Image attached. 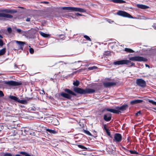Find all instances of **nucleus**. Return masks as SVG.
I'll list each match as a JSON object with an SVG mask.
<instances>
[{"label":"nucleus","instance_id":"nucleus-22","mask_svg":"<svg viewBox=\"0 0 156 156\" xmlns=\"http://www.w3.org/2000/svg\"><path fill=\"white\" fill-rule=\"evenodd\" d=\"M40 34L41 36L44 37H50V35L49 34H46L41 32H40Z\"/></svg>","mask_w":156,"mask_h":156},{"label":"nucleus","instance_id":"nucleus-45","mask_svg":"<svg viewBox=\"0 0 156 156\" xmlns=\"http://www.w3.org/2000/svg\"><path fill=\"white\" fill-rule=\"evenodd\" d=\"M107 133L108 134V136H110V133L109 132H108V131H107Z\"/></svg>","mask_w":156,"mask_h":156},{"label":"nucleus","instance_id":"nucleus-30","mask_svg":"<svg viewBox=\"0 0 156 156\" xmlns=\"http://www.w3.org/2000/svg\"><path fill=\"white\" fill-rule=\"evenodd\" d=\"M97 67L95 66H93L92 67H89L88 68V69L89 70H92L93 69H97Z\"/></svg>","mask_w":156,"mask_h":156},{"label":"nucleus","instance_id":"nucleus-4","mask_svg":"<svg viewBox=\"0 0 156 156\" xmlns=\"http://www.w3.org/2000/svg\"><path fill=\"white\" fill-rule=\"evenodd\" d=\"M136 83L139 87H144L146 86V82L143 80L141 79H138L136 80Z\"/></svg>","mask_w":156,"mask_h":156},{"label":"nucleus","instance_id":"nucleus-18","mask_svg":"<svg viewBox=\"0 0 156 156\" xmlns=\"http://www.w3.org/2000/svg\"><path fill=\"white\" fill-rule=\"evenodd\" d=\"M137 6L139 8L143 9H147L149 8L148 6L142 4H137Z\"/></svg>","mask_w":156,"mask_h":156},{"label":"nucleus","instance_id":"nucleus-10","mask_svg":"<svg viewBox=\"0 0 156 156\" xmlns=\"http://www.w3.org/2000/svg\"><path fill=\"white\" fill-rule=\"evenodd\" d=\"M74 91L80 94H85V89L79 87H76L74 89Z\"/></svg>","mask_w":156,"mask_h":156},{"label":"nucleus","instance_id":"nucleus-20","mask_svg":"<svg viewBox=\"0 0 156 156\" xmlns=\"http://www.w3.org/2000/svg\"><path fill=\"white\" fill-rule=\"evenodd\" d=\"M112 1L115 3H122L125 2L122 0H112Z\"/></svg>","mask_w":156,"mask_h":156},{"label":"nucleus","instance_id":"nucleus-36","mask_svg":"<svg viewBox=\"0 0 156 156\" xmlns=\"http://www.w3.org/2000/svg\"><path fill=\"white\" fill-rule=\"evenodd\" d=\"M3 45V42L2 40L1 39H0V46H2Z\"/></svg>","mask_w":156,"mask_h":156},{"label":"nucleus","instance_id":"nucleus-16","mask_svg":"<svg viewBox=\"0 0 156 156\" xmlns=\"http://www.w3.org/2000/svg\"><path fill=\"white\" fill-rule=\"evenodd\" d=\"M31 99L30 98H26V99L25 100H20L19 99L18 102L24 104H26L27 103V101H29Z\"/></svg>","mask_w":156,"mask_h":156},{"label":"nucleus","instance_id":"nucleus-35","mask_svg":"<svg viewBox=\"0 0 156 156\" xmlns=\"http://www.w3.org/2000/svg\"><path fill=\"white\" fill-rule=\"evenodd\" d=\"M29 51H30V53L31 54H33L34 52V49L32 48H30Z\"/></svg>","mask_w":156,"mask_h":156},{"label":"nucleus","instance_id":"nucleus-8","mask_svg":"<svg viewBox=\"0 0 156 156\" xmlns=\"http://www.w3.org/2000/svg\"><path fill=\"white\" fill-rule=\"evenodd\" d=\"M114 139L113 141L116 143L120 142L122 140V136L121 135L118 133L115 134L114 136Z\"/></svg>","mask_w":156,"mask_h":156},{"label":"nucleus","instance_id":"nucleus-7","mask_svg":"<svg viewBox=\"0 0 156 156\" xmlns=\"http://www.w3.org/2000/svg\"><path fill=\"white\" fill-rule=\"evenodd\" d=\"M130 62L127 60H123L116 61L114 62V64L115 65H122L124 64H128Z\"/></svg>","mask_w":156,"mask_h":156},{"label":"nucleus","instance_id":"nucleus-32","mask_svg":"<svg viewBox=\"0 0 156 156\" xmlns=\"http://www.w3.org/2000/svg\"><path fill=\"white\" fill-rule=\"evenodd\" d=\"M129 152L131 154H137L138 153L135 151H129Z\"/></svg>","mask_w":156,"mask_h":156},{"label":"nucleus","instance_id":"nucleus-48","mask_svg":"<svg viewBox=\"0 0 156 156\" xmlns=\"http://www.w3.org/2000/svg\"><path fill=\"white\" fill-rule=\"evenodd\" d=\"M42 3H48V2L44 1V2H42Z\"/></svg>","mask_w":156,"mask_h":156},{"label":"nucleus","instance_id":"nucleus-17","mask_svg":"<svg viewBox=\"0 0 156 156\" xmlns=\"http://www.w3.org/2000/svg\"><path fill=\"white\" fill-rule=\"evenodd\" d=\"M143 101V100H135L132 101L130 102V104L132 105H133L137 103H141Z\"/></svg>","mask_w":156,"mask_h":156},{"label":"nucleus","instance_id":"nucleus-41","mask_svg":"<svg viewBox=\"0 0 156 156\" xmlns=\"http://www.w3.org/2000/svg\"><path fill=\"white\" fill-rule=\"evenodd\" d=\"M30 18H27L26 19V21L27 22H29L30 21Z\"/></svg>","mask_w":156,"mask_h":156},{"label":"nucleus","instance_id":"nucleus-19","mask_svg":"<svg viewBox=\"0 0 156 156\" xmlns=\"http://www.w3.org/2000/svg\"><path fill=\"white\" fill-rule=\"evenodd\" d=\"M45 130L47 132H48L50 134H55L57 133V132L55 130H52L49 129L45 128Z\"/></svg>","mask_w":156,"mask_h":156},{"label":"nucleus","instance_id":"nucleus-25","mask_svg":"<svg viewBox=\"0 0 156 156\" xmlns=\"http://www.w3.org/2000/svg\"><path fill=\"white\" fill-rule=\"evenodd\" d=\"M4 11L6 12L9 13H16V11H13L10 9L5 10H4Z\"/></svg>","mask_w":156,"mask_h":156},{"label":"nucleus","instance_id":"nucleus-31","mask_svg":"<svg viewBox=\"0 0 156 156\" xmlns=\"http://www.w3.org/2000/svg\"><path fill=\"white\" fill-rule=\"evenodd\" d=\"M73 84H74V85L76 86H77L79 85V82L77 80L76 81V82H74Z\"/></svg>","mask_w":156,"mask_h":156},{"label":"nucleus","instance_id":"nucleus-11","mask_svg":"<svg viewBox=\"0 0 156 156\" xmlns=\"http://www.w3.org/2000/svg\"><path fill=\"white\" fill-rule=\"evenodd\" d=\"M112 118V115L110 113H107L104 115V119L106 121H110Z\"/></svg>","mask_w":156,"mask_h":156},{"label":"nucleus","instance_id":"nucleus-39","mask_svg":"<svg viewBox=\"0 0 156 156\" xmlns=\"http://www.w3.org/2000/svg\"><path fill=\"white\" fill-rule=\"evenodd\" d=\"M4 156H12V154L10 153H6L4 154Z\"/></svg>","mask_w":156,"mask_h":156},{"label":"nucleus","instance_id":"nucleus-43","mask_svg":"<svg viewBox=\"0 0 156 156\" xmlns=\"http://www.w3.org/2000/svg\"><path fill=\"white\" fill-rule=\"evenodd\" d=\"M4 13H0V17H4Z\"/></svg>","mask_w":156,"mask_h":156},{"label":"nucleus","instance_id":"nucleus-51","mask_svg":"<svg viewBox=\"0 0 156 156\" xmlns=\"http://www.w3.org/2000/svg\"><path fill=\"white\" fill-rule=\"evenodd\" d=\"M134 65V63H131V65H132V66H133V65Z\"/></svg>","mask_w":156,"mask_h":156},{"label":"nucleus","instance_id":"nucleus-56","mask_svg":"<svg viewBox=\"0 0 156 156\" xmlns=\"http://www.w3.org/2000/svg\"><path fill=\"white\" fill-rule=\"evenodd\" d=\"M76 62H75L74 63H76Z\"/></svg>","mask_w":156,"mask_h":156},{"label":"nucleus","instance_id":"nucleus-27","mask_svg":"<svg viewBox=\"0 0 156 156\" xmlns=\"http://www.w3.org/2000/svg\"><path fill=\"white\" fill-rule=\"evenodd\" d=\"M5 52V48H3L0 50V55L4 54Z\"/></svg>","mask_w":156,"mask_h":156},{"label":"nucleus","instance_id":"nucleus-49","mask_svg":"<svg viewBox=\"0 0 156 156\" xmlns=\"http://www.w3.org/2000/svg\"><path fill=\"white\" fill-rule=\"evenodd\" d=\"M14 67H15L16 68H17L18 67V66H17L16 65V64H15L14 65Z\"/></svg>","mask_w":156,"mask_h":156},{"label":"nucleus","instance_id":"nucleus-46","mask_svg":"<svg viewBox=\"0 0 156 156\" xmlns=\"http://www.w3.org/2000/svg\"><path fill=\"white\" fill-rule=\"evenodd\" d=\"M153 28H154L155 29H156V26H155V25H154H154L153 26Z\"/></svg>","mask_w":156,"mask_h":156},{"label":"nucleus","instance_id":"nucleus-38","mask_svg":"<svg viewBox=\"0 0 156 156\" xmlns=\"http://www.w3.org/2000/svg\"><path fill=\"white\" fill-rule=\"evenodd\" d=\"M148 101L151 103L153 105H154V103H155V101H153V100H149Z\"/></svg>","mask_w":156,"mask_h":156},{"label":"nucleus","instance_id":"nucleus-21","mask_svg":"<svg viewBox=\"0 0 156 156\" xmlns=\"http://www.w3.org/2000/svg\"><path fill=\"white\" fill-rule=\"evenodd\" d=\"M9 98L10 99H11L12 100H14L15 101H16L18 102V101L19 99L18 98H17V97H16L15 96H11V95L9 96Z\"/></svg>","mask_w":156,"mask_h":156},{"label":"nucleus","instance_id":"nucleus-40","mask_svg":"<svg viewBox=\"0 0 156 156\" xmlns=\"http://www.w3.org/2000/svg\"><path fill=\"white\" fill-rule=\"evenodd\" d=\"M4 95L2 91H0V97H3Z\"/></svg>","mask_w":156,"mask_h":156},{"label":"nucleus","instance_id":"nucleus-24","mask_svg":"<svg viewBox=\"0 0 156 156\" xmlns=\"http://www.w3.org/2000/svg\"><path fill=\"white\" fill-rule=\"evenodd\" d=\"M125 51L129 53H133L134 52L132 49L127 48H126L125 49Z\"/></svg>","mask_w":156,"mask_h":156},{"label":"nucleus","instance_id":"nucleus-59","mask_svg":"<svg viewBox=\"0 0 156 156\" xmlns=\"http://www.w3.org/2000/svg\"><path fill=\"white\" fill-rule=\"evenodd\" d=\"M104 127L105 128V126H104Z\"/></svg>","mask_w":156,"mask_h":156},{"label":"nucleus","instance_id":"nucleus-50","mask_svg":"<svg viewBox=\"0 0 156 156\" xmlns=\"http://www.w3.org/2000/svg\"><path fill=\"white\" fill-rule=\"evenodd\" d=\"M15 156H20V155L19 154H16L15 155Z\"/></svg>","mask_w":156,"mask_h":156},{"label":"nucleus","instance_id":"nucleus-26","mask_svg":"<svg viewBox=\"0 0 156 156\" xmlns=\"http://www.w3.org/2000/svg\"><path fill=\"white\" fill-rule=\"evenodd\" d=\"M4 17L7 18H11L12 17V16L9 14L4 13Z\"/></svg>","mask_w":156,"mask_h":156},{"label":"nucleus","instance_id":"nucleus-15","mask_svg":"<svg viewBox=\"0 0 156 156\" xmlns=\"http://www.w3.org/2000/svg\"><path fill=\"white\" fill-rule=\"evenodd\" d=\"M95 92V90L91 88H86L85 89V94H92Z\"/></svg>","mask_w":156,"mask_h":156},{"label":"nucleus","instance_id":"nucleus-44","mask_svg":"<svg viewBox=\"0 0 156 156\" xmlns=\"http://www.w3.org/2000/svg\"><path fill=\"white\" fill-rule=\"evenodd\" d=\"M76 15L77 16H82V14H80V13H76Z\"/></svg>","mask_w":156,"mask_h":156},{"label":"nucleus","instance_id":"nucleus-53","mask_svg":"<svg viewBox=\"0 0 156 156\" xmlns=\"http://www.w3.org/2000/svg\"><path fill=\"white\" fill-rule=\"evenodd\" d=\"M42 92H43V93H44V91L43 90H42Z\"/></svg>","mask_w":156,"mask_h":156},{"label":"nucleus","instance_id":"nucleus-23","mask_svg":"<svg viewBox=\"0 0 156 156\" xmlns=\"http://www.w3.org/2000/svg\"><path fill=\"white\" fill-rule=\"evenodd\" d=\"M19 153L25 156H31L29 154L24 151H20L19 152Z\"/></svg>","mask_w":156,"mask_h":156},{"label":"nucleus","instance_id":"nucleus-34","mask_svg":"<svg viewBox=\"0 0 156 156\" xmlns=\"http://www.w3.org/2000/svg\"><path fill=\"white\" fill-rule=\"evenodd\" d=\"M84 133L86 134L89 136H91V134L89 131L88 130H84Z\"/></svg>","mask_w":156,"mask_h":156},{"label":"nucleus","instance_id":"nucleus-13","mask_svg":"<svg viewBox=\"0 0 156 156\" xmlns=\"http://www.w3.org/2000/svg\"><path fill=\"white\" fill-rule=\"evenodd\" d=\"M128 107L127 105H125L120 107H116V108L120 112V111H123L126 110L128 108Z\"/></svg>","mask_w":156,"mask_h":156},{"label":"nucleus","instance_id":"nucleus-57","mask_svg":"<svg viewBox=\"0 0 156 156\" xmlns=\"http://www.w3.org/2000/svg\"><path fill=\"white\" fill-rule=\"evenodd\" d=\"M104 127L105 128V126H104Z\"/></svg>","mask_w":156,"mask_h":156},{"label":"nucleus","instance_id":"nucleus-52","mask_svg":"<svg viewBox=\"0 0 156 156\" xmlns=\"http://www.w3.org/2000/svg\"><path fill=\"white\" fill-rule=\"evenodd\" d=\"M154 105H156V102L155 101L154 104Z\"/></svg>","mask_w":156,"mask_h":156},{"label":"nucleus","instance_id":"nucleus-1","mask_svg":"<svg viewBox=\"0 0 156 156\" xmlns=\"http://www.w3.org/2000/svg\"><path fill=\"white\" fill-rule=\"evenodd\" d=\"M65 92H62L61 93V95L67 99H70L72 98V95L76 96L75 93L68 89H64Z\"/></svg>","mask_w":156,"mask_h":156},{"label":"nucleus","instance_id":"nucleus-6","mask_svg":"<svg viewBox=\"0 0 156 156\" xmlns=\"http://www.w3.org/2000/svg\"><path fill=\"white\" fill-rule=\"evenodd\" d=\"M5 83L6 84L12 86H18L22 84L20 82H18L13 80L5 81Z\"/></svg>","mask_w":156,"mask_h":156},{"label":"nucleus","instance_id":"nucleus-9","mask_svg":"<svg viewBox=\"0 0 156 156\" xmlns=\"http://www.w3.org/2000/svg\"><path fill=\"white\" fill-rule=\"evenodd\" d=\"M14 41L18 45L19 49L23 50L24 45L26 44V42L17 41Z\"/></svg>","mask_w":156,"mask_h":156},{"label":"nucleus","instance_id":"nucleus-3","mask_svg":"<svg viewBox=\"0 0 156 156\" xmlns=\"http://www.w3.org/2000/svg\"><path fill=\"white\" fill-rule=\"evenodd\" d=\"M130 60L134 61H144L146 62L147 61L146 58H143L142 57L136 56L133 57H131L129 58Z\"/></svg>","mask_w":156,"mask_h":156},{"label":"nucleus","instance_id":"nucleus-2","mask_svg":"<svg viewBox=\"0 0 156 156\" xmlns=\"http://www.w3.org/2000/svg\"><path fill=\"white\" fill-rule=\"evenodd\" d=\"M62 9L63 10L78 11L80 12H85V10L80 8L71 7H64L62 8Z\"/></svg>","mask_w":156,"mask_h":156},{"label":"nucleus","instance_id":"nucleus-28","mask_svg":"<svg viewBox=\"0 0 156 156\" xmlns=\"http://www.w3.org/2000/svg\"><path fill=\"white\" fill-rule=\"evenodd\" d=\"M16 31L18 33H20L22 34H23L25 33L24 31L21 30L20 29H17Z\"/></svg>","mask_w":156,"mask_h":156},{"label":"nucleus","instance_id":"nucleus-14","mask_svg":"<svg viewBox=\"0 0 156 156\" xmlns=\"http://www.w3.org/2000/svg\"><path fill=\"white\" fill-rule=\"evenodd\" d=\"M106 110L108 112H109L119 114V113L121 112H120L119 110H117V109H115L112 108H106Z\"/></svg>","mask_w":156,"mask_h":156},{"label":"nucleus","instance_id":"nucleus-5","mask_svg":"<svg viewBox=\"0 0 156 156\" xmlns=\"http://www.w3.org/2000/svg\"><path fill=\"white\" fill-rule=\"evenodd\" d=\"M117 14L119 16L124 17H127L129 18H132V16L128 13L122 11H119L118 12Z\"/></svg>","mask_w":156,"mask_h":156},{"label":"nucleus","instance_id":"nucleus-12","mask_svg":"<svg viewBox=\"0 0 156 156\" xmlns=\"http://www.w3.org/2000/svg\"><path fill=\"white\" fill-rule=\"evenodd\" d=\"M103 84L104 86L105 87H109L115 86L116 84V83L115 82H105Z\"/></svg>","mask_w":156,"mask_h":156},{"label":"nucleus","instance_id":"nucleus-33","mask_svg":"<svg viewBox=\"0 0 156 156\" xmlns=\"http://www.w3.org/2000/svg\"><path fill=\"white\" fill-rule=\"evenodd\" d=\"M84 37L87 40L89 41H91V39L87 35H84Z\"/></svg>","mask_w":156,"mask_h":156},{"label":"nucleus","instance_id":"nucleus-54","mask_svg":"<svg viewBox=\"0 0 156 156\" xmlns=\"http://www.w3.org/2000/svg\"><path fill=\"white\" fill-rule=\"evenodd\" d=\"M19 8H23V7H19Z\"/></svg>","mask_w":156,"mask_h":156},{"label":"nucleus","instance_id":"nucleus-29","mask_svg":"<svg viewBox=\"0 0 156 156\" xmlns=\"http://www.w3.org/2000/svg\"><path fill=\"white\" fill-rule=\"evenodd\" d=\"M78 147L81 148V149H87V148L85 147L84 146L82 145H78Z\"/></svg>","mask_w":156,"mask_h":156},{"label":"nucleus","instance_id":"nucleus-47","mask_svg":"<svg viewBox=\"0 0 156 156\" xmlns=\"http://www.w3.org/2000/svg\"><path fill=\"white\" fill-rule=\"evenodd\" d=\"M145 66H146V67H148V68H150V66L149 65H148L147 64H146L145 65Z\"/></svg>","mask_w":156,"mask_h":156},{"label":"nucleus","instance_id":"nucleus-55","mask_svg":"<svg viewBox=\"0 0 156 156\" xmlns=\"http://www.w3.org/2000/svg\"><path fill=\"white\" fill-rule=\"evenodd\" d=\"M81 62V61H78V62Z\"/></svg>","mask_w":156,"mask_h":156},{"label":"nucleus","instance_id":"nucleus-60","mask_svg":"<svg viewBox=\"0 0 156 156\" xmlns=\"http://www.w3.org/2000/svg\"><path fill=\"white\" fill-rule=\"evenodd\" d=\"M64 63V64H66V63Z\"/></svg>","mask_w":156,"mask_h":156},{"label":"nucleus","instance_id":"nucleus-58","mask_svg":"<svg viewBox=\"0 0 156 156\" xmlns=\"http://www.w3.org/2000/svg\"><path fill=\"white\" fill-rule=\"evenodd\" d=\"M104 127L105 128V126H104Z\"/></svg>","mask_w":156,"mask_h":156},{"label":"nucleus","instance_id":"nucleus-37","mask_svg":"<svg viewBox=\"0 0 156 156\" xmlns=\"http://www.w3.org/2000/svg\"><path fill=\"white\" fill-rule=\"evenodd\" d=\"M7 31L9 33H11L12 32V30L11 28L9 27L7 29Z\"/></svg>","mask_w":156,"mask_h":156},{"label":"nucleus","instance_id":"nucleus-42","mask_svg":"<svg viewBox=\"0 0 156 156\" xmlns=\"http://www.w3.org/2000/svg\"><path fill=\"white\" fill-rule=\"evenodd\" d=\"M140 113H141L140 111H139L138 112H137V113H136L135 114L136 116H138V114H140Z\"/></svg>","mask_w":156,"mask_h":156},{"label":"nucleus","instance_id":"nucleus-61","mask_svg":"<svg viewBox=\"0 0 156 156\" xmlns=\"http://www.w3.org/2000/svg\"><path fill=\"white\" fill-rule=\"evenodd\" d=\"M42 94H43V92H42Z\"/></svg>","mask_w":156,"mask_h":156}]
</instances>
